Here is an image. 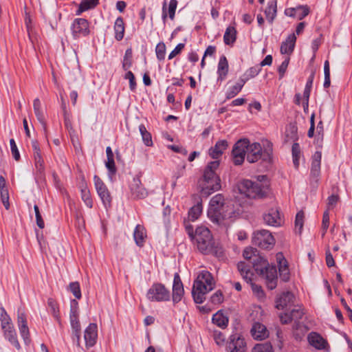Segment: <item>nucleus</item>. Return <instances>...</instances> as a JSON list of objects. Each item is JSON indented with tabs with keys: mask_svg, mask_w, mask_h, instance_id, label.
<instances>
[{
	"mask_svg": "<svg viewBox=\"0 0 352 352\" xmlns=\"http://www.w3.org/2000/svg\"><path fill=\"white\" fill-rule=\"evenodd\" d=\"M257 274L265 279L269 289H274L277 286L278 276L275 265H270L268 261L261 256H254L251 261Z\"/></svg>",
	"mask_w": 352,
	"mask_h": 352,
	"instance_id": "nucleus-1",
	"label": "nucleus"
},
{
	"mask_svg": "<svg viewBox=\"0 0 352 352\" xmlns=\"http://www.w3.org/2000/svg\"><path fill=\"white\" fill-rule=\"evenodd\" d=\"M219 166L217 160L209 162L203 175V184H201V192L206 196L221 188V179L216 171Z\"/></svg>",
	"mask_w": 352,
	"mask_h": 352,
	"instance_id": "nucleus-2",
	"label": "nucleus"
},
{
	"mask_svg": "<svg viewBox=\"0 0 352 352\" xmlns=\"http://www.w3.org/2000/svg\"><path fill=\"white\" fill-rule=\"evenodd\" d=\"M214 285L212 274L204 270L197 276L195 280L192 294L195 302L201 304L204 302L205 295L213 289Z\"/></svg>",
	"mask_w": 352,
	"mask_h": 352,
	"instance_id": "nucleus-3",
	"label": "nucleus"
},
{
	"mask_svg": "<svg viewBox=\"0 0 352 352\" xmlns=\"http://www.w3.org/2000/svg\"><path fill=\"white\" fill-rule=\"evenodd\" d=\"M197 249L205 254H212L218 255L219 250L214 248L212 236L210 230L205 226H199L195 232L194 241Z\"/></svg>",
	"mask_w": 352,
	"mask_h": 352,
	"instance_id": "nucleus-4",
	"label": "nucleus"
},
{
	"mask_svg": "<svg viewBox=\"0 0 352 352\" xmlns=\"http://www.w3.org/2000/svg\"><path fill=\"white\" fill-rule=\"evenodd\" d=\"M264 148L258 142L250 144L247 148L246 158L248 162L254 163L262 160L264 162H270L272 156V144L266 140L263 142Z\"/></svg>",
	"mask_w": 352,
	"mask_h": 352,
	"instance_id": "nucleus-5",
	"label": "nucleus"
},
{
	"mask_svg": "<svg viewBox=\"0 0 352 352\" xmlns=\"http://www.w3.org/2000/svg\"><path fill=\"white\" fill-rule=\"evenodd\" d=\"M228 206L221 194L214 195L210 201L208 215L213 222L219 223L226 219Z\"/></svg>",
	"mask_w": 352,
	"mask_h": 352,
	"instance_id": "nucleus-6",
	"label": "nucleus"
},
{
	"mask_svg": "<svg viewBox=\"0 0 352 352\" xmlns=\"http://www.w3.org/2000/svg\"><path fill=\"white\" fill-rule=\"evenodd\" d=\"M237 186L241 194L252 199L264 197L267 190V186H264L260 182L250 179H243L239 182Z\"/></svg>",
	"mask_w": 352,
	"mask_h": 352,
	"instance_id": "nucleus-7",
	"label": "nucleus"
},
{
	"mask_svg": "<svg viewBox=\"0 0 352 352\" xmlns=\"http://www.w3.org/2000/svg\"><path fill=\"white\" fill-rule=\"evenodd\" d=\"M146 298L151 302H166L170 300V292L164 284L155 283L147 291Z\"/></svg>",
	"mask_w": 352,
	"mask_h": 352,
	"instance_id": "nucleus-8",
	"label": "nucleus"
},
{
	"mask_svg": "<svg viewBox=\"0 0 352 352\" xmlns=\"http://www.w3.org/2000/svg\"><path fill=\"white\" fill-rule=\"evenodd\" d=\"M252 243L261 249L268 250L273 248L275 239L268 230H261L254 232Z\"/></svg>",
	"mask_w": 352,
	"mask_h": 352,
	"instance_id": "nucleus-9",
	"label": "nucleus"
},
{
	"mask_svg": "<svg viewBox=\"0 0 352 352\" xmlns=\"http://www.w3.org/2000/svg\"><path fill=\"white\" fill-rule=\"evenodd\" d=\"M69 319L74 333V340L76 339L77 344L79 345L80 338V324L78 320V302L73 299L70 302Z\"/></svg>",
	"mask_w": 352,
	"mask_h": 352,
	"instance_id": "nucleus-10",
	"label": "nucleus"
},
{
	"mask_svg": "<svg viewBox=\"0 0 352 352\" xmlns=\"http://www.w3.org/2000/svg\"><path fill=\"white\" fill-rule=\"evenodd\" d=\"M248 146L249 140L248 139H241L235 143L232 151L234 165L239 166L243 164Z\"/></svg>",
	"mask_w": 352,
	"mask_h": 352,
	"instance_id": "nucleus-11",
	"label": "nucleus"
},
{
	"mask_svg": "<svg viewBox=\"0 0 352 352\" xmlns=\"http://www.w3.org/2000/svg\"><path fill=\"white\" fill-rule=\"evenodd\" d=\"M71 30L72 36L75 39L81 36H87L90 33L89 23L85 19H75L71 25Z\"/></svg>",
	"mask_w": 352,
	"mask_h": 352,
	"instance_id": "nucleus-12",
	"label": "nucleus"
},
{
	"mask_svg": "<svg viewBox=\"0 0 352 352\" xmlns=\"http://www.w3.org/2000/svg\"><path fill=\"white\" fill-rule=\"evenodd\" d=\"M32 147L33 150L34 166L36 170V176L42 179L45 176V165L38 142L36 140L32 141Z\"/></svg>",
	"mask_w": 352,
	"mask_h": 352,
	"instance_id": "nucleus-13",
	"label": "nucleus"
},
{
	"mask_svg": "<svg viewBox=\"0 0 352 352\" xmlns=\"http://www.w3.org/2000/svg\"><path fill=\"white\" fill-rule=\"evenodd\" d=\"M304 314L303 310L300 307H298L292 309L289 313L285 312L280 314V319L283 324H289L292 321H294V328L298 329L300 326L298 320L302 318Z\"/></svg>",
	"mask_w": 352,
	"mask_h": 352,
	"instance_id": "nucleus-14",
	"label": "nucleus"
},
{
	"mask_svg": "<svg viewBox=\"0 0 352 352\" xmlns=\"http://www.w3.org/2000/svg\"><path fill=\"white\" fill-rule=\"evenodd\" d=\"M17 324L21 336L23 339L25 344L27 345L29 344L30 342V338L27 318L25 314L21 309H19L17 311Z\"/></svg>",
	"mask_w": 352,
	"mask_h": 352,
	"instance_id": "nucleus-15",
	"label": "nucleus"
},
{
	"mask_svg": "<svg viewBox=\"0 0 352 352\" xmlns=\"http://www.w3.org/2000/svg\"><path fill=\"white\" fill-rule=\"evenodd\" d=\"M184 294L183 283L181 280L180 276L178 273L174 275L173 289H172V299L174 304L180 302Z\"/></svg>",
	"mask_w": 352,
	"mask_h": 352,
	"instance_id": "nucleus-16",
	"label": "nucleus"
},
{
	"mask_svg": "<svg viewBox=\"0 0 352 352\" xmlns=\"http://www.w3.org/2000/svg\"><path fill=\"white\" fill-rule=\"evenodd\" d=\"M276 258L278 263L280 278L283 281L287 282L290 277L287 261L281 252L277 253Z\"/></svg>",
	"mask_w": 352,
	"mask_h": 352,
	"instance_id": "nucleus-17",
	"label": "nucleus"
},
{
	"mask_svg": "<svg viewBox=\"0 0 352 352\" xmlns=\"http://www.w3.org/2000/svg\"><path fill=\"white\" fill-rule=\"evenodd\" d=\"M263 221L265 224L271 226H280L282 219L277 208H270L263 214Z\"/></svg>",
	"mask_w": 352,
	"mask_h": 352,
	"instance_id": "nucleus-18",
	"label": "nucleus"
},
{
	"mask_svg": "<svg viewBox=\"0 0 352 352\" xmlns=\"http://www.w3.org/2000/svg\"><path fill=\"white\" fill-rule=\"evenodd\" d=\"M98 338V327L96 324L90 323L86 328L84 338L87 347H91L96 343Z\"/></svg>",
	"mask_w": 352,
	"mask_h": 352,
	"instance_id": "nucleus-19",
	"label": "nucleus"
},
{
	"mask_svg": "<svg viewBox=\"0 0 352 352\" xmlns=\"http://www.w3.org/2000/svg\"><path fill=\"white\" fill-rule=\"evenodd\" d=\"M131 195L134 199H144L148 195L146 189L142 185L139 178H134L130 186Z\"/></svg>",
	"mask_w": 352,
	"mask_h": 352,
	"instance_id": "nucleus-20",
	"label": "nucleus"
},
{
	"mask_svg": "<svg viewBox=\"0 0 352 352\" xmlns=\"http://www.w3.org/2000/svg\"><path fill=\"white\" fill-rule=\"evenodd\" d=\"M295 300L294 295L290 292H283L276 301V308L283 309L292 307Z\"/></svg>",
	"mask_w": 352,
	"mask_h": 352,
	"instance_id": "nucleus-21",
	"label": "nucleus"
},
{
	"mask_svg": "<svg viewBox=\"0 0 352 352\" xmlns=\"http://www.w3.org/2000/svg\"><path fill=\"white\" fill-rule=\"evenodd\" d=\"M246 343L244 338L232 336L230 342L227 346L228 352H245Z\"/></svg>",
	"mask_w": 352,
	"mask_h": 352,
	"instance_id": "nucleus-22",
	"label": "nucleus"
},
{
	"mask_svg": "<svg viewBox=\"0 0 352 352\" xmlns=\"http://www.w3.org/2000/svg\"><path fill=\"white\" fill-rule=\"evenodd\" d=\"M308 341L314 348L322 350L326 348L327 341L318 333L311 332L308 335Z\"/></svg>",
	"mask_w": 352,
	"mask_h": 352,
	"instance_id": "nucleus-23",
	"label": "nucleus"
},
{
	"mask_svg": "<svg viewBox=\"0 0 352 352\" xmlns=\"http://www.w3.org/2000/svg\"><path fill=\"white\" fill-rule=\"evenodd\" d=\"M228 146V144L226 140H219L216 142L214 146L210 148L209 155L213 159H218Z\"/></svg>",
	"mask_w": 352,
	"mask_h": 352,
	"instance_id": "nucleus-24",
	"label": "nucleus"
},
{
	"mask_svg": "<svg viewBox=\"0 0 352 352\" xmlns=\"http://www.w3.org/2000/svg\"><path fill=\"white\" fill-rule=\"evenodd\" d=\"M251 333L252 337L256 340H264L268 336V331L265 325L256 322L254 324L252 329Z\"/></svg>",
	"mask_w": 352,
	"mask_h": 352,
	"instance_id": "nucleus-25",
	"label": "nucleus"
},
{
	"mask_svg": "<svg viewBox=\"0 0 352 352\" xmlns=\"http://www.w3.org/2000/svg\"><path fill=\"white\" fill-rule=\"evenodd\" d=\"M296 41V34H292L287 36L280 46V52L282 54H290L293 52Z\"/></svg>",
	"mask_w": 352,
	"mask_h": 352,
	"instance_id": "nucleus-26",
	"label": "nucleus"
},
{
	"mask_svg": "<svg viewBox=\"0 0 352 352\" xmlns=\"http://www.w3.org/2000/svg\"><path fill=\"white\" fill-rule=\"evenodd\" d=\"M322 153L320 151H316L312 156L311 166V175L314 177H318L320 173Z\"/></svg>",
	"mask_w": 352,
	"mask_h": 352,
	"instance_id": "nucleus-27",
	"label": "nucleus"
},
{
	"mask_svg": "<svg viewBox=\"0 0 352 352\" xmlns=\"http://www.w3.org/2000/svg\"><path fill=\"white\" fill-rule=\"evenodd\" d=\"M0 197L5 208L8 210L10 208L9 192L6 187V179L2 175L0 176Z\"/></svg>",
	"mask_w": 352,
	"mask_h": 352,
	"instance_id": "nucleus-28",
	"label": "nucleus"
},
{
	"mask_svg": "<svg viewBox=\"0 0 352 352\" xmlns=\"http://www.w3.org/2000/svg\"><path fill=\"white\" fill-rule=\"evenodd\" d=\"M228 73V63L225 56L219 58L217 67L218 81H223L226 79Z\"/></svg>",
	"mask_w": 352,
	"mask_h": 352,
	"instance_id": "nucleus-29",
	"label": "nucleus"
},
{
	"mask_svg": "<svg viewBox=\"0 0 352 352\" xmlns=\"http://www.w3.org/2000/svg\"><path fill=\"white\" fill-rule=\"evenodd\" d=\"M237 269L243 278L247 282L252 280L253 274L251 272L250 266L246 262L240 261L237 264Z\"/></svg>",
	"mask_w": 352,
	"mask_h": 352,
	"instance_id": "nucleus-30",
	"label": "nucleus"
},
{
	"mask_svg": "<svg viewBox=\"0 0 352 352\" xmlns=\"http://www.w3.org/2000/svg\"><path fill=\"white\" fill-rule=\"evenodd\" d=\"M115 32V38L118 41L122 40L124 36V23L122 17L119 16L116 19L113 26Z\"/></svg>",
	"mask_w": 352,
	"mask_h": 352,
	"instance_id": "nucleus-31",
	"label": "nucleus"
},
{
	"mask_svg": "<svg viewBox=\"0 0 352 352\" xmlns=\"http://www.w3.org/2000/svg\"><path fill=\"white\" fill-rule=\"evenodd\" d=\"M277 1L272 0L268 2L267 7L265 10V14L267 21L272 23L276 16Z\"/></svg>",
	"mask_w": 352,
	"mask_h": 352,
	"instance_id": "nucleus-32",
	"label": "nucleus"
},
{
	"mask_svg": "<svg viewBox=\"0 0 352 352\" xmlns=\"http://www.w3.org/2000/svg\"><path fill=\"white\" fill-rule=\"evenodd\" d=\"M146 236V235L144 227L140 225H137L133 232V238L136 245L140 247L143 246Z\"/></svg>",
	"mask_w": 352,
	"mask_h": 352,
	"instance_id": "nucleus-33",
	"label": "nucleus"
},
{
	"mask_svg": "<svg viewBox=\"0 0 352 352\" xmlns=\"http://www.w3.org/2000/svg\"><path fill=\"white\" fill-rule=\"evenodd\" d=\"M212 322L217 326L225 329L228 324V318L221 311H218L212 318Z\"/></svg>",
	"mask_w": 352,
	"mask_h": 352,
	"instance_id": "nucleus-34",
	"label": "nucleus"
},
{
	"mask_svg": "<svg viewBox=\"0 0 352 352\" xmlns=\"http://www.w3.org/2000/svg\"><path fill=\"white\" fill-rule=\"evenodd\" d=\"M245 84V80L243 78H240L236 85L230 87L226 92V99H231L236 96L242 89L243 87Z\"/></svg>",
	"mask_w": 352,
	"mask_h": 352,
	"instance_id": "nucleus-35",
	"label": "nucleus"
},
{
	"mask_svg": "<svg viewBox=\"0 0 352 352\" xmlns=\"http://www.w3.org/2000/svg\"><path fill=\"white\" fill-rule=\"evenodd\" d=\"M99 3V0H82L76 12V15L81 14L83 12L94 8Z\"/></svg>",
	"mask_w": 352,
	"mask_h": 352,
	"instance_id": "nucleus-36",
	"label": "nucleus"
},
{
	"mask_svg": "<svg viewBox=\"0 0 352 352\" xmlns=\"http://www.w3.org/2000/svg\"><path fill=\"white\" fill-rule=\"evenodd\" d=\"M236 39V30L232 26H228L223 35V41L226 45H232Z\"/></svg>",
	"mask_w": 352,
	"mask_h": 352,
	"instance_id": "nucleus-37",
	"label": "nucleus"
},
{
	"mask_svg": "<svg viewBox=\"0 0 352 352\" xmlns=\"http://www.w3.org/2000/svg\"><path fill=\"white\" fill-rule=\"evenodd\" d=\"M80 192L82 200L88 208H91L93 207V200L91 199L89 190L87 188L86 184H81Z\"/></svg>",
	"mask_w": 352,
	"mask_h": 352,
	"instance_id": "nucleus-38",
	"label": "nucleus"
},
{
	"mask_svg": "<svg viewBox=\"0 0 352 352\" xmlns=\"http://www.w3.org/2000/svg\"><path fill=\"white\" fill-rule=\"evenodd\" d=\"M139 131L142 135V141L146 146H153L151 134L146 130L145 126L141 124L139 126Z\"/></svg>",
	"mask_w": 352,
	"mask_h": 352,
	"instance_id": "nucleus-39",
	"label": "nucleus"
},
{
	"mask_svg": "<svg viewBox=\"0 0 352 352\" xmlns=\"http://www.w3.org/2000/svg\"><path fill=\"white\" fill-rule=\"evenodd\" d=\"M47 305L50 309V313L53 315L54 318L58 322H60L59 309L58 304L53 298H49L47 300Z\"/></svg>",
	"mask_w": 352,
	"mask_h": 352,
	"instance_id": "nucleus-40",
	"label": "nucleus"
},
{
	"mask_svg": "<svg viewBox=\"0 0 352 352\" xmlns=\"http://www.w3.org/2000/svg\"><path fill=\"white\" fill-rule=\"evenodd\" d=\"M4 337L12 344L16 349H20L21 346L17 339L16 331H10L3 333Z\"/></svg>",
	"mask_w": 352,
	"mask_h": 352,
	"instance_id": "nucleus-41",
	"label": "nucleus"
},
{
	"mask_svg": "<svg viewBox=\"0 0 352 352\" xmlns=\"http://www.w3.org/2000/svg\"><path fill=\"white\" fill-rule=\"evenodd\" d=\"M202 212V205L201 203L193 206L188 211V217L191 221L198 219Z\"/></svg>",
	"mask_w": 352,
	"mask_h": 352,
	"instance_id": "nucleus-42",
	"label": "nucleus"
},
{
	"mask_svg": "<svg viewBox=\"0 0 352 352\" xmlns=\"http://www.w3.org/2000/svg\"><path fill=\"white\" fill-rule=\"evenodd\" d=\"M97 192H98L99 197H100L104 205L105 206H107V205L109 206L111 204V198L110 193H109L107 186L101 188V190L98 189L97 190Z\"/></svg>",
	"mask_w": 352,
	"mask_h": 352,
	"instance_id": "nucleus-43",
	"label": "nucleus"
},
{
	"mask_svg": "<svg viewBox=\"0 0 352 352\" xmlns=\"http://www.w3.org/2000/svg\"><path fill=\"white\" fill-rule=\"evenodd\" d=\"M261 68L259 65H256L248 69L245 73L241 78H243L245 80V82L250 78L256 76L261 72Z\"/></svg>",
	"mask_w": 352,
	"mask_h": 352,
	"instance_id": "nucleus-44",
	"label": "nucleus"
},
{
	"mask_svg": "<svg viewBox=\"0 0 352 352\" xmlns=\"http://www.w3.org/2000/svg\"><path fill=\"white\" fill-rule=\"evenodd\" d=\"M293 163L296 168L299 166V159L300 155V148L298 143H294L292 148Z\"/></svg>",
	"mask_w": 352,
	"mask_h": 352,
	"instance_id": "nucleus-45",
	"label": "nucleus"
},
{
	"mask_svg": "<svg viewBox=\"0 0 352 352\" xmlns=\"http://www.w3.org/2000/svg\"><path fill=\"white\" fill-rule=\"evenodd\" d=\"M132 65V50L131 48L127 49L122 62V68L124 70H128Z\"/></svg>",
	"mask_w": 352,
	"mask_h": 352,
	"instance_id": "nucleus-46",
	"label": "nucleus"
},
{
	"mask_svg": "<svg viewBox=\"0 0 352 352\" xmlns=\"http://www.w3.org/2000/svg\"><path fill=\"white\" fill-rule=\"evenodd\" d=\"M252 352H274V351L272 344L270 342H265L256 344Z\"/></svg>",
	"mask_w": 352,
	"mask_h": 352,
	"instance_id": "nucleus-47",
	"label": "nucleus"
},
{
	"mask_svg": "<svg viewBox=\"0 0 352 352\" xmlns=\"http://www.w3.org/2000/svg\"><path fill=\"white\" fill-rule=\"evenodd\" d=\"M69 289L77 299L81 298L82 294L78 282L75 281L70 283L69 285Z\"/></svg>",
	"mask_w": 352,
	"mask_h": 352,
	"instance_id": "nucleus-48",
	"label": "nucleus"
},
{
	"mask_svg": "<svg viewBox=\"0 0 352 352\" xmlns=\"http://www.w3.org/2000/svg\"><path fill=\"white\" fill-rule=\"evenodd\" d=\"M324 87L328 88L331 84L330 80V67L329 63L328 60H326L324 64Z\"/></svg>",
	"mask_w": 352,
	"mask_h": 352,
	"instance_id": "nucleus-49",
	"label": "nucleus"
},
{
	"mask_svg": "<svg viewBox=\"0 0 352 352\" xmlns=\"http://www.w3.org/2000/svg\"><path fill=\"white\" fill-rule=\"evenodd\" d=\"M309 13V8L307 6H298V11L296 13V16L298 20L303 19Z\"/></svg>",
	"mask_w": 352,
	"mask_h": 352,
	"instance_id": "nucleus-50",
	"label": "nucleus"
},
{
	"mask_svg": "<svg viewBox=\"0 0 352 352\" xmlns=\"http://www.w3.org/2000/svg\"><path fill=\"white\" fill-rule=\"evenodd\" d=\"M155 52L158 60H164L166 55L165 44L164 43H158L156 46Z\"/></svg>",
	"mask_w": 352,
	"mask_h": 352,
	"instance_id": "nucleus-51",
	"label": "nucleus"
},
{
	"mask_svg": "<svg viewBox=\"0 0 352 352\" xmlns=\"http://www.w3.org/2000/svg\"><path fill=\"white\" fill-rule=\"evenodd\" d=\"M1 310V315H0V321H1V326L7 325L10 323H12V320L9 315L7 314L6 309L4 307H1L0 308Z\"/></svg>",
	"mask_w": 352,
	"mask_h": 352,
	"instance_id": "nucleus-52",
	"label": "nucleus"
},
{
	"mask_svg": "<svg viewBox=\"0 0 352 352\" xmlns=\"http://www.w3.org/2000/svg\"><path fill=\"white\" fill-rule=\"evenodd\" d=\"M107 162L105 163V166L109 171V173L110 175H115L116 173V164H115V162H114V157H107Z\"/></svg>",
	"mask_w": 352,
	"mask_h": 352,
	"instance_id": "nucleus-53",
	"label": "nucleus"
},
{
	"mask_svg": "<svg viewBox=\"0 0 352 352\" xmlns=\"http://www.w3.org/2000/svg\"><path fill=\"white\" fill-rule=\"evenodd\" d=\"M257 252V250L252 248H247L244 250L243 252V256L246 260L253 261L254 256H258V255H256Z\"/></svg>",
	"mask_w": 352,
	"mask_h": 352,
	"instance_id": "nucleus-54",
	"label": "nucleus"
},
{
	"mask_svg": "<svg viewBox=\"0 0 352 352\" xmlns=\"http://www.w3.org/2000/svg\"><path fill=\"white\" fill-rule=\"evenodd\" d=\"M304 213L302 211L298 212L296 215V219H295V226L296 228H298L299 232H301V230L303 227L304 223Z\"/></svg>",
	"mask_w": 352,
	"mask_h": 352,
	"instance_id": "nucleus-55",
	"label": "nucleus"
},
{
	"mask_svg": "<svg viewBox=\"0 0 352 352\" xmlns=\"http://www.w3.org/2000/svg\"><path fill=\"white\" fill-rule=\"evenodd\" d=\"M34 210L35 212L36 224L38 228L43 229L45 226V223L40 213L38 206L37 205H34Z\"/></svg>",
	"mask_w": 352,
	"mask_h": 352,
	"instance_id": "nucleus-56",
	"label": "nucleus"
},
{
	"mask_svg": "<svg viewBox=\"0 0 352 352\" xmlns=\"http://www.w3.org/2000/svg\"><path fill=\"white\" fill-rule=\"evenodd\" d=\"M10 145L13 157L16 161H19L20 160V154L14 139L10 140Z\"/></svg>",
	"mask_w": 352,
	"mask_h": 352,
	"instance_id": "nucleus-57",
	"label": "nucleus"
},
{
	"mask_svg": "<svg viewBox=\"0 0 352 352\" xmlns=\"http://www.w3.org/2000/svg\"><path fill=\"white\" fill-rule=\"evenodd\" d=\"M124 78L129 80L130 89L131 91H134L136 88V82L133 72L131 71H128L124 76Z\"/></svg>",
	"mask_w": 352,
	"mask_h": 352,
	"instance_id": "nucleus-58",
	"label": "nucleus"
},
{
	"mask_svg": "<svg viewBox=\"0 0 352 352\" xmlns=\"http://www.w3.org/2000/svg\"><path fill=\"white\" fill-rule=\"evenodd\" d=\"M213 339L218 345H221L225 342V336L219 331H213Z\"/></svg>",
	"mask_w": 352,
	"mask_h": 352,
	"instance_id": "nucleus-59",
	"label": "nucleus"
},
{
	"mask_svg": "<svg viewBox=\"0 0 352 352\" xmlns=\"http://www.w3.org/2000/svg\"><path fill=\"white\" fill-rule=\"evenodd\" d=\"M339 200V196L337 195H331L327 199V210L333 209Z\"/></svg>",
	"mask_w": 352,
	"mask_h": 352,
	"instance_id": "nucleus-60",
	"label": "nucleus"
},
{
	"mask_svg": "<svg viewBox=\"0 0 352 352\" xmlns=\"http://www.w3.org/2000/svg\"><path fill=\"white\" fill-rule=\"evenodd\" d=\"M177 6V0H170L168 5V15L170 19H173L175 14V10Z\"/></svg>",
	"mask_w": 352,
	"mask_h": 352,
	"instance_id": "nucleus-61",
	"label": "nucleus"
},
{
	"mask_svg": "<svg viewBox=\"0 0 352 352\" xmlns=\"http://www.w3.org/2000/svg\"><path fill=\"white\" fill-rule=\"evenodd\" d=\"M185 45L184 43H179L175 49L169 54L168 59L170 60L179 54L182 50L184 48Z\"/></svg>",
	"mask_w": 352,
	"mask_h": 352,
	"instance_id": "nucleus-62",
	"label": "nucleus"
},
{
	"mask_svg": "<svg viewBox=\"0 0 352 352\" xmlns=\"http://www.w3.org/2000/svg\"><path fill=\"white\" fill-rule=\"evenodd\" d=\"M289 59L287 58L279 66V67H278V73H279V78H282L284 76L285 73V72L287 70V68L288 67V65H289Z\"/></svg>",
	"mask_w": 352,
	"mask_h": 352,
	"instance_id": "nucleus-63",
	"label": "nucleus"
},
{
	"mask_svg": "<svg viewBox=\"0 0 352 352\" xmlns=\"http://www.w3.org/2000/svg\"><path fill=\"white\" fill-rule=\"evenodd\" d=\"M34 113H35L36 117L37 120H38V122L42 124L44 129H45L46 123H45V116H44V113H43L42 109H40L38 111H34Z\"/></svg>",
	"mask_w": 352,
	"mask_h": 352,
	"instance_id": "nucleus-64",
	"label": "nucleus"
}]
</instances>
